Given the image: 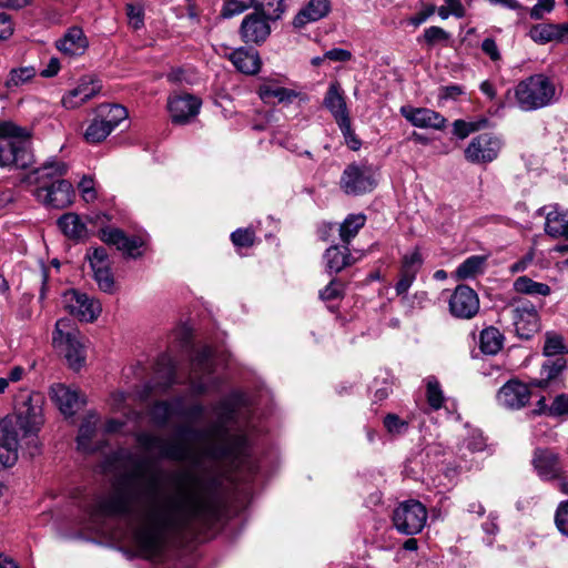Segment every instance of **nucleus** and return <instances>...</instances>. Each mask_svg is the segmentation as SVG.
Wrapping results in <instances>:
<instances>
[{"label": "nucleus", "mask_w": 568, "mask_h": 568, "mask_svg": "<svg viewBox=\"0 0 568 568\" xmlns=\"http://www.w3.org/2000/svg\"><path fill=\"white\" fill-rule=\"evenodd\" d=\"M339 185L346 194L359 195L372 192L376 187L377 181L371 166L353 163L343 171Z\"/></svg>", "instance_id": "11"}, {"label": "nucleus", "mask_w": 568, "mask_h": 568, "mask_svg": "<svg viewBox=\"0 0 568 568\" xmlns=\"http://www.w3.org/2000/svg\"><path fill=\"white\" fill-rule=\"evenodd\" d=\"M176 406L172 400H160L153 404L150 409V415L153 423L160 427H164L170 417L175 415Z\"/></svg>", "instance_id": "41"}, {"label": "nucleus", "mask_w": 568, "mask_h": 568, "mask_svg": "<svg viewBox=\"0 0 568 568\" xmlns=\"http://www.w3.org/2000/svg\"><path fill=\"white\" fill-rule=\"evenodd\" d=\"M326 270L332 273H339L345 267L354 263V258L351 255L347 246L332 245L324 254Z\"/></svg>", "instance_id": "32"}, {"label": "nucleus", "mask_w": 568, "mask_h": 568, "mask_svg": "<svg viewBox=\"0 0 568 568\" xmlns=\"http://www.w3.org/2000/svg\"><path fill=\"white\" fill-rule=\"evenodd\" d=\"M555 8V0H538L530 9L529 14L534 20H540L546 13H550Z\"/></svg>", "instance_id": "59"}, {"label": "nucleus", "mask_w": 568, "mask_h": 568, "mask_svg": "<svg viewBox=\"0 0 568 568\" xmlns=\"http://www.w3.org/2000/svg\"><path fill=\"white\" fill-rule=\"evenodd\" d=\"M504 336L496 327H487L480 332L479 348L484 354L495 355L503 347Z\"/></svg>", "instance_id": "36"}, {"label": "nucleus", "mask_w": 568, "mask_h": 568, "mask_svg": "<svg viewBox=\"0 0 568 568\" xmlns=\"http://www.w3.org/2000/svg\"><path fill=\"white\" fill-rule=\"evenodd\" d=\"M337 124L348 148L354 151L358 150L362 145V142L359 139H357L355 132L352 129L351 119H344Z\"/></svg>", "instance_id": "54"}, {"label": "nucleus", "mask_w": 568, "mask_h": 568, "mask_svg": "<svg viewBox=\"0 0 568 568\" xmlns=\"http://www.w3.org/2000/svg\"><path fill=\"white\" fill-rule=\"evenodd\" d=\"M101 90L98 79L85 77L77 88L70 90L63 98L62 103L67 109H74L95 97Z\"/></svg>", "instance_id": "23"}, {"label": "nucleus", "mask_w": 568, "mask_h": 568, "mask_svg": "<svg viewBox=\"0 0 568 568\" xmlns=\"http://www.w3.org/2000/svg\"><path fill=\"white\" fill-rule=\"evenodd\" d=\"M89 42L81 28L72 27L55 41L57 49L68 57L82 55L88 49Z\"/></svg>", "instance_id": "24"}, {"label": "nucleus", "mask_w": 568, "mask_h": 568, "mask_svg": "<svg viewBox=\"0 0 568 568\" xmlns=\"http://www.w3.org/2000/svg\"><path fill=\"white\" fill-rule=\"evenodd\" d=\"M568 229L567 214L559 212L557 209L546 214L545 232L552 236H565Z\"/></svg>", "instance_id": "37"}, {"label": "nucleus", "mask_w": 568, "mask_h": 568, "mask_svg": "<svg viewBox=\"0 0 568 568\" xmlns=\"http://www.w3.org/2000/svg\"><path fill=\"white\" fill-rule=\"evenodd\" d=\"M33 162L30 131L10 121L0 122V168L24 170Z\"/></svg>", "instance_id": "3"}, {"label": "nucleus", "mask_w": 568, "mask_h": 568, "mask_svg": "<svg viewBox=\"0 0 568 568\" xmlns=\"http://www.w3.org/2000/svg\"><path fill=\"white\" fill-rule=\"evenodd\" d=\"M470 453L481 452L486 447L485 438L479 433L471 434L464 443Z\"/></svg>", "instance_id": "64"}, {"label": "nucleus", "mask_w": 568, "mask_h": 568, "mask_svg": "<svg viewBox=\"0 0 568 568\" xmlns=\"http://www.w3.org/2000/svg\"><path fill=\"white\" fill-rule=\"evenodd\" d=\"M254 235L251 229H237L231 234V240L235 246L248 247L254 243Z\"/></svg>", "instance_id": "57"}, {"label": "nucleus", "mask_w": 568, "mask_h": 568, "mask_svg": "<svg viewBox=\"0 0 568 568\" xmlns=\"http://www.w3.org/2000/svg\"><path fill=\"white\" fill-rule=\"evenodd\" d=\"M126 16L129 19V24L138 30L140 29L144 23V14L141 7H136L134 4H128L126 6Z\"/></svg>", "instance_id": "61"}, {"label": "nucleus", "mask_w": 568, "mask_h": 568, "mask_svg": "<svg viewBox=\"0 0 568 568\" xmlns=\"http://www.w3.org/2000/svg\"><path fill=\"white\" fill-rule=\"evenodd\" d=\"M34 196L45 206L61 210L73 203L75 192L71 182L57 180L48 186L38 187Z\"/></svg>", "instance_id": "14"}, {"label": "nucleus", "mask_w": 568, "mask_h": 568, "mask_svg": "<svg viewBox=\"0 0 568 568\" xmlns=\"http://www.w3.org/2000/svg\"><path fill=\"white\" fill-rule=\"evenodd\" d=\"M427 521V509L418 500L408 499L400 503L393 511L395 528L405 535H416L422 531Z\"/></svg>", "instance_id": "9"}, {"label": "nucleus", "mask_w": 568, "mask_h": 568, "mask_svg": "<svg viewBox=\"0 0 568 568\" xmlns=\"http://www.w3.org/2000/svg\"><path fill=\"white\" fill-rule=\"evenodd\" d=\"M324 105L332 113L336 123L349 119L345 98L337 82L329 84L324 98Z\"/></svg>", "instance_id": "29"}, {"label": "nucleus", "mask_w": 568, "mask_h": 568, "mask_svg": "<svg viewBox=\"0 0 568 568\" xmlns=\"http://www.w3.org/2000/svg\"><path fill=\"white\" fill-rule=\"evenodd\" d=\"M528 386L518 379H510L498 390L496 398L500 406L508 409H520L530 399Z\"/></svg>", "instance_id": "17"}, {"label": "nucleus", "mask_w": 568, "mask_h": 568, "mask_svg": "<svg viewBox=\"0 0 568 568\" xmlns=\"http://www.w3.org/2000/svg\"><path fill=\"white\" fill-rule=\"evenodd\" d=\"M514 290L517 293L530 296H547L551 292L549 285L535 282L528 276H519L516 278L514 282Z\"/></svg>", "instance_id": "39"}, {"label": "nucleus", "mask_w": 568, "mask_h": 568, "mask_svg": "<svg viewBox=\"0 0 568 568\" xmlns=\"http://www.w3.org/2000/svg\"><path fill=\"white\" fill-rule=\"evenodd\" d=\"M568 414V395L561 394L555 397L549 406V415L560 416Z\"/></svg>", "instance_id": "63"}, {"label": "nucleus", "mask_w": 568, "mask_h": 568, "mask_svg": "<svg viewBox=\"0 0 568 568\" xmlns=\"http://www.w3.org/2000/svg\"><path fill=\"white\" fill-rule=\"evenodd\" d=\"M416 278V274L400 270L399 280L396 283L395 290L397 295H404L407 293L412 284Z\"/></svg>", "instance_id": "62"}, {"label": "nucleus", "mask_w": 568, "mask_h": 568, "mask_svg": "<svg viewBox=\"0 0 568 568\" xmlns=\"http://www.w3.org/2000/svg\"><path fill=\"white\" fill-rule=\"evenodd\" d=\"M171 488L160 483L158 474L145 476L140 469L129 476V488L99 497L90 516L115 517L128 521L134 547L139 555L154 559L162 555L171 536L182 534L194 524H202L215 516L212 485L190 471L169 475Z\"/></svg>", "instance_id": "1"}, {"label": "nucleus", "mask_w": 568, "mask_h": 568, "mask_svg": "<svg viewBox=\"0 0 568 568\" xmlns=\"http://www.w3.org/2000/svg\"><path fill=\"white\" fill-rule=\"evenodd\" d=\"M329 11V0H308V2L296 13L292 23L294 28L302 29L308 23H313L325 18Z\"/></svg>", "instance_id": "26"}, {"label": "nucleus", "mask_w": 568, "mask_h": 568, "mask_svg": "<svg viewBox=\"0 0 568 568\" xmlns=\"http://www.w3.org/2000/svg\"><path fill=\"white\" fill-rule=\"evenodd\" d=\"M58 226L61 232L72 240H84L89 232L85 223L77 213H65L58 220Z\"/></svg>", "instance_id": "33"}, {"label": "nucleus", "mask_w": 568, "mask_h": 568, "mask_svg": "<svg viewBox=\"0 0 568 568\" xmlns=\"http://www.w3.org/2000/svg\"><path fill=\"white\" fill-rule=\"evenodd\" d=\"M486 261L487 258L485 256L471 255L456 268L454 276L457 280L475 278L484 273Z\"/></svg>", "instance_id": "34"}, {"label": "nucleus", "mask_w": 568, "mask_h": 568, "mask_svg": "<svg viewBox=\"0 0 568 568\" xmlns=\"http://www.w3.org/2000/svg\"><path fill=\"white\" fill-rule=\"evenodd\" d=\"M514 95L521 111L531 112L557 103L560 91L552 78L537 73L519 81L514 89Z\"/></svg>", "instance_id": "4"}, {"label": "nucleus", "mask_w": 568, "mask_h": 568, "mask_svg": "<svg viewBox=\"0 0 568 568\" xmlns=\"http://www.w3.org/2000/svg\"><path fill=\"white\" fill-rule=\"evenodd\" d=\"M229 59L240 72L244 74H256L261 69V59L255 50L239 48L234 50Z\"/></svg>", "instance_id": "30"}, {"label": "nucleus", "mask_w": 568, "mask_h": 568, "mask_svg": "<svg viewBox=\"0 0 568 568\" xmlns=\"http://www.w3.org/2000/svg\"><path fill=\"white\" fill-rule=\"evenodd\" d=\"M173 403L176 406L174 410L175 416L183 417L190 422H200L204 415L205 407L202 404H194L189 408L184 407V397L178 396L173 398Z\"/></svg>", "instance_id": "44"}, {"label": "nucleus", "mask_w": 568, "mask_h": 568, "mask_svg": "<svg viewBox=\"0 0 568 568\" xmlns=\"http://www.w3.org/2000/svg\"><path fill=\"white\" fill-rule=\"evenodd\" d=\"M243 395L233 392L213 407L216 420L205 428L183 425L178 428L181 439L169 440L149 432H140L135 439L145 452L158 450L159 456L174 462L199 464L203 458L227 460L235 468L253 470L246 435L231 434L227 425L234 419L235 407Z\"/></svg>", "instance_id": "2"}, {"label": "nucleus", "mask_w": 568, "mask_h": 568, "mask_svg": "<svg viewBox=\"0 0 568 568\" xmlns=\"http://www.w3.org/2000/svg\"><path fill=\"white\" fill-rule=\"evenodd\" d=\"M36 437L33 433H26L19 420L11 415L0 420V443L2 445L20 446L23 439H28V443H33Z\"/></svg>", "instance_id": "25"}, {"label": "nucleus", "mask_w": 568, "mask_h": 568, "mask_svg": "<svg viewBox=\"0 0 568 568\" xmlns=\"http://www.w3.org/2000/svg\"><path fill=\"white\" fill-rule=\"evenodd\" d=\"M128 116V111L120 104H102L98 108L84 132V139L89 143H99Z\"/></svg>", "instance_id": "7"}, {"label": "nucleus", "mask_w": 568, "mask_h": 568, "mask_svg": "<svg viewBox=\"0 0 568 568\" xmlns=\"http://www.w3.org/2000/svg\"><path fill=\"white\" fill-rule=\"evenodd\" d=\"M504 146L503 140L491 133L474 136L465 149V159L473 164H487L495 161Z\"/></svg>", "instance_id": "12"}, {"label": "nucleus", "mask_w": 568, "mask_h": 568, "mask_svg": "<svg viewBox=\"0 0 568 568\" xmlns=\"http://www.w3.org/2000/svg\"><path fill=\"white\" fill-rule=\"evenodd\" d=\"M509 312L518 337L529 339L539 331V315L536 306L530 301L525 298L514 300Z\"/></svg>", "instance_id": "10"}, {"label": "nucleus", "mask_w": 568, "mask_h": 568, "mask_svg": "<svg viewBox=\"0 0 568 568\" xmlns=\"http://www.w3.org/2000/svg\"><path fill=\"white\" fill-rule=\"evenodd\" d=\"M426 383V399L430 409L438 410L443 407L445 397L439 382L434 376H428Z\"/></svg>", "instance_id": "43"}, {"label": "nucleus", "mask_w": 568, "mask_h": 568, "mask_svg": "<svg viewBox=\"0 0 568 568\" xmlns=\"http://www.w3.org/2000/svg\"><path fill=\"white\" fill-rule=\"evenodd\" d=\"M449 311L458 318H471L479 311V298L467 285H458L449 300Z\"/></svg>", "instance_id": "16"}, {"label": "nucleus", "mask_w": 568, "mask_h": 568, "mask_svg": "<svg viewBox=\"0 0 568 568\" xmlns=\"http://www.w3.org/2000/svg\"><path fill=\"white\" fill-rule=\"evenodd\" d=\"M384 426L388 433H390L393 435H399L407 430L408 423L400 419L395 414H388L384 418Z\"/></svg>", "instance_id": "56"}, {"label": "nucleus", "mask_w": 568, "mask_h": 568, "mask_svg": "<svg viewBox=\"0 0 568 568\" xmlns=\"http://www.w3.org/2000/svg\"><path fill=\"white\" fill-rule=\"evenodd\" d=\"M213 351L209 346H203L196 351L191 362L189 382L193 394L202 395L219 388L220 379L213 376Z\"/></svg>", "instance_id": "6"}, {"label": "nucleus", "mask_w": 568, "mask_h": 568, "mask_svg": "<svg viewBox=\"0 0 568 568\" xmlns=\"http://www.w3.org/2000/svg\"><path fill=\"white\" fill-rule=\"evenodd\" d=\"M155 372L160 378L164 379V385L170 386L175 383V363L170 354L159 356L155 364Z\"/></svg>", "instance_id": "42"}, {"label": "nucleus", "mask_w": 568, "mask_h": 568, "mask_svg": "<svg viewBox=\"0 0 568 568\" xmlns=\"http://www.w3.org/2000/svg\"><path fill=\"white\" fill-rule=\"evenodd\" d=\"M450 34L440 27H429L424 30L422 38L418 42H425L428 47H434L438 43H445L449 40Z\"/></svg>", "instance_id": "48"}, {"label": "nucleus", "mask_w": 568, "mask_h": 568, "mask_svg": "<svg viewBox=\"0 0 568 568\" xmlns=\"http://www.w3.org/2000/svg\"><path fill=\"white\" fill-rule=\"evenodd\" d=\"M98 417L92 414L85 418L80 428L77 438L78 448L83 452H92L94 447L91 444V440L95 434Z\"/></svg>", "instance_id": "38"}, {"label": "nucleus", "mask_w": 568, "mask_h": 568, "mask_svg": "<svg viewBox=\"0 0 568 568\" xmlns=\"http://www.w3.org/2000/svg\"><path fill=\"white\" fill-rule=\"evenodd\" d=\"M555 524L557 529L568 537V499L558 505L555 514Z\"/></svg>", "instance_id": "55"}, {"label": "nucleus", "mask_w": 568, "mask_h": 568, "mask_svg": "<svg viewBox=\"0 0 568 568\" xmlns=\"http://www.w3.org/2000/svg\"><path fill=\"white\" fill-rule=\"evenodd\" d=\"M566 367V361L562 357H548L541 367V374L546 377L539 382V386L545 387L547 383L556 378Z\"/></svg>", "instance_id": "45"}, {"label": "nucleus", "mask_w": 568, "mask_h": 568, "mask_svg": "<svg viewBox=\"0 0 568 568\" xmlns=\"http://www.w3.org/2000/svg\"><path fill=\"white\" fill-rule=\"evenodd\" d=\"M566 352L567 347L564 344L562 337L557 334L547 333L544 345V355L546 357H555L557 355H562Z\"/></svg>", "instance_id": "49"}, {"label": "nucleus", "mask_w": 568, "mask_h": 568, "mask_svg": "<svg viewBox=\"0 0 568 568\" xmlns=\"http://www.w3.org/2000/svg\"><path fill=\"white\" fill-rule=\"evenodd\" d=\"M69 171V165L52 156L49 158L44 163H42L39 168L31 171L27 180L34 183H45L49 180H62L61 178L64 176Z\"/></svg>", "instance_id": "27"}, {"label": "nucleus", "mask_w": 568, "mask_h": 568, "mask_svg": "<svg viewBox=\"0 0 568 568\" xmlns=\"http://www.w3.org/2000/svg\"><path fill=\"white\" fill-rule=\"evenodd\" d=\"M100 240L109 245H114L119 251L129 257L141 255L139 248L143 245L140 237L126 236L123 231L116 227H105L100 231Z\"/></svg>", "instance_id": "19"}, {"label": "nucleus", "mask_w": 568, "mask_h": 568, "mask_svg": "<svg viewBox=\"0 0 568 568\" xmlns=\"http://www.w3.org/2000/svg\"><path fill=\"white\" fill-rule=\"evenodd\" d=\"M343 296V284L337 280H332L324 290L320 292L323 301H334Z\"/></svg>", "instance_id": "58"}, {"label": "nucleus", "mask_w": 568, "mask_h": 568, "mask_svg": "<svg viewBox=\"0 0 568 568\" xmlns=\"http://www.w3.org/2000/svg\"><path fill=\"white\" fill-rule=\"evenodd\" d=\"M255 12L271 21L278 20L285 11L283 0H255Z\"/></svg>", "instance_id": "40"}, {"label": "nucleus", "mask_w": 568, "mask_h": 568, "mask_svg": "<svg viewBox=\"0 0 568 568\" xmlns=\"http://www.w3.org/2000/svg\"><path fill=\"white\" fill-rule=\"evenodd\" d=\"M87 258L89 261L92 273L97 272L98 268L104 270L111 266V261L104 247L88 250Z\"/></svg>", "instance_id": "47"}, {"label": "nucleus", "mask_w": 568, "mask_h": 568, "mask_svg": "<svg viewBox=\"0 0 568 568\" xmlns=\"http://www.w3.org/2000/svg\"><path fill=\"white\" fill-rule=\"evenodd\" d=\"M568 26L554 24V23H540L534 26L530 31V38L537 43H548L551 41H568L567 38Z\"/></svg>", "instance_id": "28"}, {"label": "nucleus", "mask_w": 568, "mask_h": 568, "mask_svg": "<svg viewBox=\"0 0 568 568\" xmlns=\"http://www.w3.org/2000/svg\"><path fill=\"white\" fill-rule=\"evenodd\" d=\"M532 464L538 476L544 480L558 478L562 471L558 455L550 449L537 448Z\"/></svg>", "instance_id": "22"}, {"label": "nucleus", "mask_w": 568, "mask_h": 568, "mask_svg": "<svg viewBox=\"0 0 568 568\" xmlns=\"http://www.w3.org/2000/svg\"><path fill=\"white\" fill-rule=\"evenodd\" d=\"M53 347L64 356L69 367L80 371L87 361L84 337L70 318H60L52 335Z\"/></svg>", "instance_id": "5"}, {"label": "nucleus", "mask_w": 568, "mask_h": 568, "mask_svg": "<svg viewBox=\"0 0 568 568\" xmlns=\"http://www.w3.org/2000/svg\"><path fill=\"white\" fill-rule=\"evenodd\" d=\"M202 102L193 94H174L168 99V111L175 124H185L195 118L201 109Z\"/></svg>", "instance_id": "15"}, {"label": "nucleus", "mask_w": 568, "mask_h": 568, "mask_svg": "<svg viewBox=\"0 0 568 568\" xmlns=\"http://www.w3.org/2000/svg\"><path fill=\"white\" fill-rule=\"evenodd\" d=\"M93 278L102 292L112 293L114 291V277L111 266L104 270L98 268L97 272H93Z\"/></svg>", "instance_id": "51"}, {"label": "nucleus", "mask_w": 568, "mask_h": 568, "mask_svg": "<svg viewBox=\"0 0 568 568\" xmlns=\"http://www.w3.org/2000/svg\"><path fill=\"white\" fill-rule=\"evenodd\" d=\"M423 264V258L417 248L413 252L404 255L402 260L400 270L416 274L418 273L420 266Z\"/></svg>", "instance_id": "53"}, {"label": "nucleus", "mask_w": 568, "mask_h": 568, "mask_svg": "<svg viewBox=\"0 0 568 568\" xmlns=\"http://www.w3.org/2000/svg\"><path fill=\"white\" fill-rule=\"evenodd\" d=\"M43 403L44 398L40 393L22 390L16 398L14 414L11 416L19 420L26 433L37 436L44 422Z\"/></svg>", "instance_id": "8"}, {"label": "nucleus", "mask_w": 568, "mask_h": 568, "mask_svg": "<svg viewBox=\"0 0 568 568\" xmlns=\"http://www.w3.org/2000/svg\"><path fill=\"white\" fill-rule=\"evenodd\" d=\"M366 216L364 214H349L338 226L339 239L344 246L349 245L352 240L358 234L365 225Z\"/></svg>", "instance_id": "35"}, {"label": "nucleus", "mask_w": 568, "mask_h": 568, "mask_svg": "<svg viewBox=\"0 0 568 568\" xmlns=\"http://www.w3.org/2000/svg\"><path fill=\"white\" fill-rule=\"evenodd\" d=\"M78 189L80 191L81 197L87 203L93 202L98 196L94 180L90 175H84L80 180L78 183Z\"/></svg>", "instance_id": "52"}, {"label": "nucleus", "mask_w": 568, "mask_h": 568, "mask_svg": "<svg viewBox=\"0 0 568 568\" xmlns=\"http://www.w3.org/2000/svg\"><path fill=\"white\" fill-rule=\"evenodd\" d=\"M18 448H19V446L2 445L0 443V463L4 467H10L17 462Z\"/></svg>", "instance_id": "60"}, {"label": "nucleus", "mask_w": 568, "mask_h": 568, "mask_svg": "<svg viewBox=\"0 0 568 568\" xmlns=\"http://www.w3.org/2000/svg\"><path fill=\"white\" fill-rule=\"evenodd\" d=\"M268 19L257 12L247 14L240 28L242 39L247 42L262 43L271 34V26Z\"/></svg>", "instance_id": "20"}, {"label": "nucleus", "mask_w": 568, "mask_h": 568, "mask_svg": "<svg viewBox=\"0 0 568 568\" xmlns=\"http://www.w3.org/2000/svg\"><path fill=\"white\" fill-rule=\"evenodd\" d=\"M50 396L65 416H72L85 404L84 397L77 389H72L64 384L52 385Z\"/></svg>", "instance_id": "21"}, {"label": "nucleus", "mask_w": 568, "mask_h": 568, "mask_svg": "<svg viewBox=\"0 0 568 568\" xmlns=\"http://www.w3.org/2000/svg\"><path fill=\"white\" fill-rule=\"evenodd\" d=\"M260 99L264 103H291L298 94L294 90H290L277 85L273 81H264L257 90Z\"/></svg>", "instance_id": "31"}, {"label": "nucleus", "mask_w": 568, "mask_h": 568, "mask_svg": "<svg viewBox=\"0 0 568 568\" xmlns=\"http://www.w3.org/2000/svg\"><path fill=\"white\" fill-rule=\"evenodd\" d=\"M36 74L37 70L31 65L12 69L8 75L6 85L9 89L20 87L30 81L31 79H33Z\"/></svg>", "instance_id": "46"}, {"label": "nucleus", "mask_w": 568, "mask_h": 568, "mask_svg": "<svg viewBox=\"0 0 568 568\" xmlns=\"http://www.w3.org/2000/svg\"><path fill=\"white\" fill-rule=\"evenodd\" d=\"M400 114L412 125L420 129L443 130L447 122L439 112L427 108L404 105L400 108Z\"/></svg>", "instance_id": "18"}, {"label": "nucleus", "mask_w": 568, "mask_h": 568, "mask_svg": "<svg viewBox=\"0 0 568 568\" xmlns=\"http://www.w3.org/2000/svg\"><path fill=\"white\" fill-rule=\"evenodd\" d=\"M64 308L83 322H93L100 315L102 307L98 300L75 290L67 291L62 298Z\"/></svg>", "instance_id": "13"}, {"label": "nucleus", "mask_w": 568, "mask_h": 568, "mask_svg": "<svg viewBox=\"0 0 568 568\" xmlns=\"http://www.w3.org/2000/svg\"><path fill=\"white\" fill-rule=\"evenodd\" d=\"M255 0H225L221 16L223 18H232L244 12L250 7L254 8Z\"/></svg>", "instance_id": "50"}]
</instances>
